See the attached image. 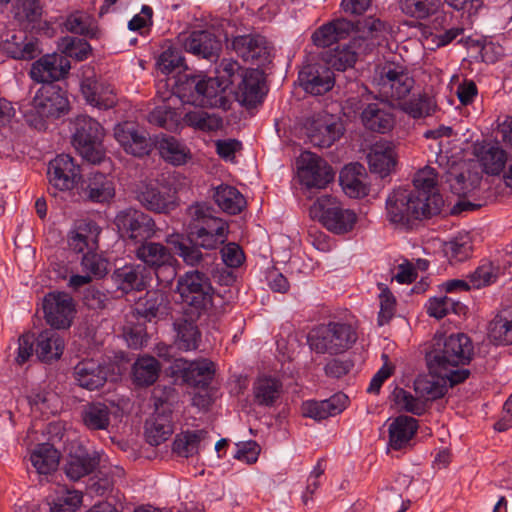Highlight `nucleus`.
Masks as SVG:
<instances>
[{
	"label": "nucleus",
	"mask_w": 512,
	"mask_h": 512,
	"mask_svg": "<svg viewBox=\"0 0 512 512\" xmlns=\"http://www.w3.org/2000/svg\"><path fill=\"white\" fill-rule=\"evenodd\" d=\"M362 170H364L363 166L356 163L346 166L340 173L339 179L342 188L350 197H364L369 192L367 185L359 179V176L362 174Z\"/></svg>",
	"instance_id": "3c124183"
},
{
	"label": "nucleus",
	"mask_w": 512,
	"mask_h": 512,
	"mask_svg": "<svg viewBox=\"0 0 512 512\" xmlns=\"http://www.w3.org/2000/svg\"><path fill=\"white\" fill-rule=\"evenodd\" d=\"M100 460L101 454L98 451H88L79 445L68 454L64 472L69 479L77 481L93 473L99 466Z\"/></svg>",
	"instance_id": "393cba45"
},
{
	"label": "nucleus",
	"mask_w": 512,
	"mask_h": 512,
	"mask_svg": "<svg viewBox=\"0 0 512 512\" xmlns=\"http://www.w3.org/2000/svg\"><path fill=\"white\" fill-rule=\"evenodd\" d=\"M114 136L128 154L143 157L151 151L152 143L148 133L140 130L133 122L117 124L114 128Z\"/></svg>",
	"instance_id": "6ab92c4d"
},
{
	"label": "nucleus",
	"mask_w": 512,
	"mask_h": 512,
	"mask_svg": "<svg viewBox=\"0 0 512 512\" xmlns=\"http://www.w3.org/2000/svg\"><path fill=\"white\" fill-rule=\"evenodd\" d=\"M240 64L232 59H223L217 70L218 78L220 82L228 89L237 80L241 79L242 72Z\"/></svg>",
	"instance_id": "774afa93"
},
{
	"label": "nucleus",
	"mask_w": 512,
	"mask_h": 512,
	"mask_svg": "<svg viewBox=\"0 0 512 512\" xmlns=\"http://www.w3.org/2000/svg\"><path fill=\"white\" fill-rule=\"evenodd\" d=\"M82 502V494L78 491H62L50 504L51 512H74Z\"/></svg>",
	"instance_id": "338daca9"
},
{
	"label": "nucleus",
	"mask_w": 512,
	"mask_h": 512,
	"mask_svg": "<svg viewBox=\"0 0 512 512\" xmlns=\"http://www.w3.org/2000/svg\"><path fill=\"white\" fill-rule=\"evenodd\" d=\"M141 245L135 250L136 257L145 265L156 271L157 278L160 279L159 271L167 270L171 277L175 276V269L172 266L174 260L170 250L161 243L140 242Z\"/></svg>",
	"instance_id": "4be33fe9"
},
{
	"label": "nucleus",
	"mask_w": 512,
	"mask_h": 512,
	"mask_svg": "<svg viewBox=\"0 0 512 512\" xmlns=\"http://www.w3.org/2000/svg\"><path fill=\"white\" fill-rule=\"evenodd\" d=\"M184 312L193 313V317H201L212 305L214 289L210 278L200 270H191L181 275L176 284Z\"/></svg>",
	"instance_id": "20e7f679"
},
{
	"label": "nucleus",
	"mask_w": 512,
	"mask_h": 512,
	"mask_svg": "<svg viewBox=\"0 0 512 512\" xmlns=\"http://www.w3.org/2000/svg\"><path fill=\"white\" fill-rule=\"evenodd\" d=\"M373 81L380 95L387 99H404L414 87V79L407 69L391 62L377 67Z\"/></svg>",
	"instance_id": "1a4fd4ad"
},
{
	"label": "nucleus",
	"mask_w": 512,
	"mask_h": 512,
	"mask_svg": "<svg viewBox=\"0 0 512 512\" xmlns=\"http://www.w3.org/2000/svg\"><path fill=\"white\" fill-rule=\"evenodd\" d=\"M200 317H193V313L184 312L175 319L173 329L175 332L174 346L184 352L195 351L201 343V332L196 324Z\"/></svg>",
	"instance_id": "bb28decb"
},
{
	"label": "nucleus",
	"mask_w": 512,
	"mask_h": 512,
	"mask_svg": "<svg viewBox=\"0 0 512 512\" xmlns=\"http://www.w3.org/2000/svg\"><path fill=\"white\" fill-rule=\"evenodd\" d=\"M2 48L9 57L16 60H32L42 52L39 40L23 32L13 34L5 40Z\"/></svg>",
	"instance_id": "72a5a7b5"
},
{
	"label": "nucleus",
	"mask_w": 512,
	"mask_h": 512,
	"mask_svg": "<svg viewBox=\"0 0 512 512\" xmlns=\"http://www.w3.org/2000/svg\"><path fill=\"white\" fill-rule=\"evenodd\" d=\"M179 42L186 52L210 61L218 58L222 47L217 36L208 30L193 31L187 36L179 37Z\"/></svg>",
	"instance_id": "aec40b11"
},
{
	"label": "nucleus",
	"mask_w": 512,
	"mask_h": 512,
	"mask_svg": "<svg viewBox=\"0 0 512 512\" xmlns=\"http://www.w3.org/2000/svg\"><path fill=\"white\" fill-rule=\"evenodd\" d=\"M184 120L189 126L203 131H214L222 126L221 118L200 110L186 113Z\"/></svg>",
	"instance_id": "e2e57ef3"
},
{
	"label": "nucleus",
	"mask_w": 512,
	"mask_h": 512,
	"mask_svg": "<svg viewBox=\"0 0 512 512\" xmlns=\"http://www.w3.org/2000/svg\"><path fill=\"white\" fill-rule=\"evenodd\" d=\"M347 402L348 397L338 393L326 400L306 401L302 404L301 411L304 417L321 421L340 414L346 408Z\"/></svg>",
	"instance_id": "473e14b6"
},
{
	"label": "nucleus",
	"mask_w": 512,
	"mask_h": 512,
	"mask_svg": "<svg viewBox=\"0 0 512 512\" xmlns=\"http://www.w3.org/2000/svg\"><path fill=\"white\" fill-rule=\"evenodd\" d=\"M13 13L15 19L26 28L37 31L49 29L48 23L42 21L43 6L39 0H16L13 4Z\"/></svg>",
	"instance_id": "e433bc0d"
},
{
	"label": "nucleus",
	"mask_w": 512,
	"mask_h": 512,
	"mask_svg": "<svg viewBox=\"0 0 512 512\" xmlns=\"http://www.w3.org/2000/svg\"><path fill=\"white\" fill-rule=\"evenodd\" d=\"M436 179L435 169L426 166L414 175L412 189H394L386 200L388 219L393 223L407 225L413 220L439 214L444 200L436 190Z\"/></svg>",
	"instance_id": "f03ea898"
},
{
	"label": "nucleus",
	"mask_w": 512,
	"mask_h": 512,
	"mask_svg": "<svg viewBox=\"0 0 512 512\" xmlns=\"http://www.w3.org/2000/svg\"><path fill=\"white\" fill-rule=\"evenodd\" d=\"M114 223L122 237L136 243L143 242L155 234L154 220L134 208H126L118 212Z\"/></svg>",
	"instance_id": "9b49d317"
},
{
	"label": "nucleus",
	"mask_w": 512,
	"mask_h": 512,
	"mask_svg": "<svg viewBox=\"0 0 512 512\" xmlns=\"http://www.w3.org/2000/svg\"><path fill=\"white\" fill-rule=\"evenodd\" d=\"M207 436L205 430L187 431L176 436L173 442V452L178 456L188 458L198 452L199 443Z\"/></svg>",
	"instance_id": "5fc2aeb1"
},
{
	"label": "nucleus",
	"mask_w": 512,
	"mask_h": 512,
	"mask_svg": "<svg viewBox=\"0 0 512 512\" xmlns=\"http://www.w3.org/2000/svg\"><path fill=\"white\" fill-rule=\"evenodd\" d=\"M31 103L38 113L48 118H58L67 106V99L55 86H43Z\"/></svg>",
	"instance_id": "2f4dec72"
},
{
	"label": "nucleus",
	"mask_w": 512,
	"mask_h": 512,
	"mask_svg": "<svg viewBox=\"0 0 512 512\" xmlns=\"http://www.w3.org/2000/svg\"><path fill=\"white\" fill-rule=\"evenodd\" d=\"M72 375L79 387L95 391L106 384L108 373L106 367L98 360L86 358L73 367Z\"/></svg>",
	"instance_id": "b1692460"
},
{
	"label": "nucleus",
	"mask_w": 512,
	"mask_h": 512,
	"mask_svg": "<svg viewBox=\"0 0 512 512\" xmlns=\"http://www.w3.org/2000/svg\"><path fill=\"white\" fill-rule=\"evenodd\" d=\"M44 318L54 329H68L76 314V304L73 297L60 291L46 294L43 298Z\"/></svg>",
	"instance_id": "f8f14e48"
},
{
	"label": "nucleus",
	"mask_w": 512,
	"mask_h": 512,
	"mask_svg": "<svg viewBox=\"0 0 512 512\" xmlns=\"http://www.w3.org/2000/svg\"><path fill=\"white\" fill-rule=\"evenodd\" d=\"M477 157L483 171L491 175L500 174L508 160L506 152L501 147L490 143L479 148Z\"/></svg>",
	"instance_id": "c03bdc74"
},
{
	"label": "nucleus",
	"mask_w": 512,
	"mask_h": 512,
	"mask_svg": "<svg viewBox=\"0 0 512 512\" xmlns=\"http://www.w3.org/2000/svg\"><path fill=\"white\" fill-rule=\"evenodd\" d=\"M179 115L176 110L167 104L157 106L149 114V121L159 127L171 129L177 125Z\"/></svg>",
	"instance_id": "69168bd1"
},
{
	"label": "nucleus",
	"mask_w": 512,
	"mask_h": 512,
	"mask_svg": "<svg viewBox=\"0 0 512 512\" xmlns=\"http://www.w3.org/2000/svg\"><path fill=\"white\" fill-rule=\"evenodd\" d=\"M310 215L336 234H345L354 227L357 216L353 210L344 209L335 198L325 195L310 207Z\"/></svg>",
	"instance_id": "6e6552de"
},
{
	"label": "nucleus",
	"mask_w": 512,
	"mask_h": 512,
	"mask_svg": "<svg viewBox=\"0 0 512 512\" xmlns=\"http://www.w3.org/2000/svg\"><path fill=\"white\" fill-rule=\"evenodd\" d=\"M443 251L450 261L462 262L472 252L471 238L468 234H459L443 245Z\"/></svg>",
	"instance_id": "4d7b16f0"
},
{
	"label": "nucleus",
	"mask_w": 512,
	"mask_h": 512,
	"mask_svg": "<svg viewBox=\"0 0 512 512\" xmlns=\"http://www.w3.org/2000/svg\"><path fill=\"white\" fill-rule=\"evenodd\" d=\"M298 81L307 93L323 95L333 88L334 74L326 66L307 65L299 72Z\"/></svg>",
	"instance_id": "cd10ccee"
},
{
	"label": "nucleus",
	"mask_w": 512,
	"mask_h": 512,
	"mask_svg": "<svg viewBox=\"0 0 512 512\" xmlns=\"http://www.w3.org/2000/svg\"><path fill=\"white\" fill-rule=\"evenodd\" d=\"M445 175L452 192L459 196H465L476 190L482 181V176L478 171L460 170L455 162L448 170H445Z\"/></svg>",
	"instance_id": "c9c22d12"
},
{
	"label": "nucleus",
	"mask_w": 512,
	"mask_h": 512,
	"mask_svg": "<svg viewBox=\"0 0 512 512\" xmlns=\"http://www.w3.org/2000/svg\"><path fill=\"white\" fill-rule=\"evenodd\" d=\"M30 460L39 474H49L55 471L59 464V453L50 444H41L35 449Z\"/></svg>",
	"instance_id": "603ef678"
},
{
	"label": "nucleus",
	"mask_w": 512,
	"mask_h": 512,
	"mask_svg": "<svg viewBox=\"0 0 512 512\" xmlns=\"http://www.w3.org/2000/svg\"><path fill=\"white\" fill-rule=\"evenodd\" d=\"M175 194L172 189L159 184L141 183L136 190V199L149 211L167 214L178 206Z\"/></svg>",
	"instance_id": "2eb2a0df"
},
{
	"label": "nucleus",
	"mask_w": 512,
	"mask_h": 512,
	"mask_svg": "<svg viewBox=\"0 0 512 512\" xmlns=\"http://www.w3.org/2000/svg\"><path fill=\"white\" fill-rule=\"evenodd\" d=\"M70 68L67 57L56 53L46 54L32 63L29 76L37 83L51 84L64 79Z\"/></svg>",
	"instance_id": "dca6fc26"
},
{
	"label": "nucleus",
	"mask_w": 512,
	"mask_h": 512,
	"mask_svg": "<svg viewBox=\"0 0 512 512\" xmlns=\"http://www.w3.org/2000/svg\"><path fill=\"white\" fill-rule=\"evenodd\" d=\"M99 233L100 229L94 222L79 225L76 231L70 233L68 245L76 253H83L86 249L87 252L94 251Z\"/></svg>",
	"instance_id": "37998d69"
},
{
	"label": "nucleus",
	"mask_w": 512,
	"mask_h": 512,
	"mask_svg": "<svg viewBox=\"0 0 512 512\" xmlns=\"http://www.w3.org/2000/svg\"><path fill=\"white\" fill-rule=\"evenodd\" d=\"M440 0H399L401 11L416 19H426L438 10Z\"/></svg>",
	"instance_id": "6e6d98bb"
},
{
	"label": "nucleus",
	"mask_w": 512,
	"mask_h": 512,
	"mask_svg": "<svg viewBox=\"0 0 512 512\" xmlns=\"http://www.w3.org/2000/svg\"><path fill=\"white\" fill-rule=\"evenodd\" d=\"M161 366L152 356L139 357L132 367L133 380L138 386L152 385L159 377Z\"/></svg>",
	"instance_id": "8fccbe9b"
},
{
	"label": "nucleus",
	"mask_w": 512,
	"mask_h": 512,
	"mask_svg": "<svg viewBox=\"0 0 512 512\" xmlns=\"http://www.w3.org/2000/svg\"><path fill=\"white\" fill-rule=\"evenodd\" d=\"M263 83V72L258 69H245L237 90L234 91L236 100L247 108L255 107L263 99Z\"/></svg>",
	"instance_id": "a878e982"
},
{
	"label": "nucleus",
	"mask_w": 512,
	"mask_h": 512,
	"mask_svg": "<svg viewBox=\"0 0 512 512\" xmlns=\"http://www.w3.org/2000/svg\"><path fill=\"white\" fill-rule=\"evenodd\" d=\"M392 397L395 404L406 412L415 415H422L426 411V404L424 400H422L418 395L414 397L411 393L402 388H395L392 392Z\"/></svg>",
	"instance_id": "bf43d9fd"
},
{
	"label": "nucleus",
	"mask_w": 512,
	"mask_h": 512,
	"mask_svg": "<svg viewBox=\"0 0 512 512\" xmlns=\"http://www.w3.org/2000/svg\"><path fill=\"white\" fill-rule=\"evenodd\" d=\"M216 204L231 215L240 213L246 205L243 195L229 185H220L215 189L213 195Z\"/></svg>",
	"instance_id": "09e8293b"
},
{
	"label": "nucleus",
	"mask_w": 512,
	"mask_h": 512,
	"mask_svg": "<svg viewBox=\"0 0 512 512\" xmlns=\"http://www.w3.org/2000/svg\"><path fill=\"white\" fill-rule=\"evenodd\" d=\"M60 47L65 57L75 58L78 61L87 59L91 53L90 44L86 40L77 37H63Z\"/></svg>",
	"instance_id": "680f3d73"
},
{
	"label": "nucleus",
	"mask_w": 512,
	"mask_h": 512,
	"mask_svg": "<svg viewBox=\"0 0 512 512\" xmlns=\"http://www.w3.org/2000/svg\"><path fill=\"white\" fill-rule=\"evenodd\" d=\"M72 125V141L76 150L88 162L100 163L105 155L102 145L104 129L101 124L90 116L79 115Z\"/></svg>",
	"instance_id": "423d86ee"
},
{
	"label": "nucleus",
	"mask_w": 512,
	"mask_h": 512,
	"mask_svg": "<svg viewBox=\"0 0 512 512\" xmlns=\"http://www.w3.org/2000/svg\"><path fill=\"white\" fill-rule=\"evenodd\" d=\"M111 409L103 402L92 401L83 404L79 411L82 425L88 431L108 430L111 423Z\"/></svg>",
	"instance_id": "f704fd0d"
},
{
	"label": "nucleus",
	"mask_w": 512,
	"mask_h": 512,
	"mask_svg": "<svg viewBox=\"0 0 512 512\" xmlns=\"http://www.w3.org/2000/svg\"><path fill=\"white\" fill-rule=\"evenodd\" d=\"M282 382L271 376H259L253 383V403L261 407H272L280 398Z\"/></svg>",
	"instance_id": "ea45409f"
},
{
	"label": "nucleus",
	"mask_w": 512,
	"mask_h": 512,
	"mask_svg": "<svg viewBox=\"0 0 512 512\" xmlns=\"http://www.w3.org/2000/svg\"><path fill=\"white\" fill-rule=\"evenodd\" d=\"M384 29V24L374 17H366L352 22L347 19H336L318 28L312 35L316 46L328 47L345 39L352 31L358 34H372Z\"/></svg>",
	"instance_id": "0eeeda50"
},
{
	"label": "nucleus",
	"mask_w": 512,
	"mask_h": 512,
	"mask_svg": "<svg viewBox=\"0 0 512 512\" xmlns=\"http://www.w3.org/2000/svg\"><path fill=\"white\" fill-rule=\"evenodd\" d=\"M231 47L246 62L264 64L270 56L268 42L259 34L236 36L232 40Z\"/></svg>",
	"instance_id": "5701e85b"
},
{
	"label": "nucleus",
	"mask_w": 512,
	"mask_h": 512,
	"mask_svg": "<svg viewBox=\"0 0 512 512\" xmlns=\"http://www.w3.org/2000/svg\"><path fill=\"white\" fill-rule=\"evenodd\" d=\"M173 367L181 373L187 384L194 387H208L215 374L214 363L206 358L194 361L177 358L174 360Z\"/></svg>",
	"instance_id": "412c9836"
},
{
	"label": "nucleus",
	"mask_w": 512,
	"mask_h": 512,
	"mask_svg": "<svg viewBox=\"0 0 512 512\" xmlns=\"http://www.w3.org/2000/svg\"><path fill=\"white\" fill-rule=\"evenodd\" d=\"M155 146L159 150L161 157L173 165H182L187 160L188 152L186 147L173 136L166 134L157 136Z\"/></svg>",
	"instance_id": "a18cd8bd"
},
{
	"label": "nucleus",
	"mask_w": 512,
	"mask_h": 512,
	"mask_svg": "<svg viewBox=\"0 0 512 512\" xmlns=\"http://www.w3.org/2000/svg\"><path fill=\"white\" fill-rule=\"evenodd\" d=\"M157 66L164 74H169L176 69H187L182 50L175 46H169L158 57Z\"/></svg>",
	"instance_id": "052dcab7"
},
{
	"label": "nucleus",
	"mask_w": 512,
	"mask_h": 512,
	"mask_svg": "<svg viewBox=\"0 0 512 512\" xmlns=\"http://www.w3.org/2000/svg\"><path fill=\"white\" fill-rule=\"evenodd\" d=\"M64 26L66 30L71 33L88 36L90 38H95L98 34V29L93 20L88 15L82 13L69 15L64 22Z\"/></svg>",
	"instance_id": "13d9d810"
},
{
	"label": "nucleus",
	"mask_w": 512,
	"mask_h": 512,
	"mask_svg": "<svg viewBox=\"0 0 512 512\" xmlns=\"http://www.w3.org/2000/svg\"><path fill=\"white\" fill-rule=\"evenodd\" d=\"M168 303V297L165 292L161 290L147 291L145 297L137 304V312L146 320L151 321L165 314Z\"/></svg>",
	"instance_id": "de8ad7c7"
},
{
	"label": "nucleus",
	"mask_w": 512,
	"mask_h": 512,
	"mask_svg": "<svg viewBox=\"0 0 512 512\" xmlns=\"http://www.w3.org/2000/svg\"><path fill=\"white\" fill-rule=\"evenodd\" d=\"M299 163V179L309 189H323L334 179V172L331 166L314 153L303 152Z\"/></svg>",
	"instance_id": "4468645a"
},
{
	"label": "nucleus",
	"mask_w": 512,
	"mask_h": 512,
	"mask_svg": "<svg viewBox=\"0 0 512 512\" xmlns=\"http://www.w3.org/2000/svg\"><path fill=\"white\" fill-rule=\"evenodd\" d=\"M400 109L413 118H422L432 113L434 105L429 97L420 95L400 103Z\"/></svg>",
	"instance_id": "0e129e2a"
},
{
	"label": "nucleus",
	"mask_w": 512,
	"mask_h": 512,
	"mask_svg": "<svg viewBox=\"0 0 512 512\" xmlns=\"http://www.w3.org/2000/svg\"><path fill=\"white\" fill-rule=\"evenodd\" d=\"M35 354L46 363L58 360L63 354L64 341L53 329H45L35 337Z\"/></svg>",
	"instance_id": "4c0bfd02"
},
{
	"label": "nucleus",
	"mask_w": 512,
	"mask_h": 512,
	"mask_svg": "<svg viewBox=\"0 0 512 512\" xmlns=\"http://www.w3.org/2000/svg\"><path fill=\"white\" fill-rule=\"evenodd\" d=\"M360 120L365 129L386 134L395 125V116L387 100H378L366 104L361 111Z\"/></svg>",
	"instance_id": "a211bd4d"
},
{
	"label": "nucleus",
	"mask_w": 512,
	"mask_h": 512,
	"mask_svg": "<svg viewBox=\"0 0 512 512\" xmlns=\"http://www.w3.org/2000/svg\"><path fill=\"white\" fill-rule=\"evenodd\" d=\"M394 148L388 142H377L371 146L366 155L369 170L381 178L388 176L397 163Z\"/></svg>",
	"instance_id": "7c9ffc66"
},
{
	"label": "nucleus",
	"mask_w": 512,
	"mask_h": 512,
	"mask_svg": "<svg viewBox=\"0 0 512 512\" xmlns=\"http://www.w3.org/2000/svg\"><path fill=\"white\" fill-rule=\"evenodd\" d=\"M173 433L170 414L156 413L145 424V436L150 445L158 446L165 442Z\"/></svg>",
	"instance_id": "79ce46f5"
},
{
	"label": "nucleus",
	"mask_w": 512,
	"mask_h": 512,
	"mask_svg": "<svg viewBox=\"0 0 512 512\" xmlns=\"http://www.w3.org/2000/svg\"><path fill=\"white\" fill-rule=\"evenodd\" d=\"M373 35L374 33L359 34L358 38H354L349 44L342 47L337 46L330 55V65L338 71H345L353 67L358 55L366 53L373 46V43L368 42V39L373 38Z\"/></svg>",
	"instance_id": "c85d7f7f"
},
{
	"label": "nucleus",
	"mask_w": 512,
	"mask_h": 512,
	"mask_svg": "<svg viewBox=\"0 0 512 512\" xmlns=\"http://www.w3.org/2000/svg\"><path fill=\"white\" fill-rule=\"evenodd\" d=\"M80 196L93 203H105L115 195V186L111 177L101 172L91 173L80 185Z\"/></svg>",
	"instance_id": "c756f323"
},
{
	"label": "nucleus",
	"mask_w": 512,
	"mask_h": 512,
	"mask_svg": "<svg viewBox=\"0 0 512 512\" xmlns=\"http://www.w3.org/2000/svg\"><path fill=\"white\" fill-rule=\"evenodd\" d=\"M418 429L417 420L400 415L389 425V446L394 450L405 449Z\"/></svg>",
	"instance_id": "58836bf2"
},
{
	"label": "nucleus",
	"mask_w": 512,
	"mask_h": 512,
	"mask_svg": "<svg viewBox=\"0 0 512 512\" xmlns=\"http://www.w3.org/2000/svg\"><path fill=\"white\" fill-rule=\"evenodd\" d=\"M489 337L496 344L512 345V308L501 310L489 325Z\"/></svg>",
	"instance_id": "49530a36"
},
{
	"label": "nucleus",
	"mask_w": 512,
	"mask_h": 512,
	"mask_svg": "<svg viewBox=\"0 0 512 512\" xmlns=\"http://www.w3.org/2000/svg\"><path fill=\"white\" fill-rule=\"evenodd\" d=\"M80 91L86 103L98 109L108 110L117 104V97L111 84L94 74L83 77Z\"/></svg>",
	"instance_id": "f3484780"
},
{
	"label": "nucleus",
	"mask_w": 512,
	"mask_h": 512,
	"mask_svg": "<svg viewBox=\"0 0 512 512\" xmlns=\"http://www.w3.org/2000/svg\"><path fill=\"white\" fill-rule=\"evenodd\" d=\"M305 129L309 142L319 148L331 147L344 133L343 123L326 112L308 118Z\"/></svg>",
	"instance_id": "9d476101"
},
{
	"label": "nucleus",
	"mask_w": 512,
	"mask_h": 512,
	"mask_svg": "<svg viewBox=\"0 0 512 512\" xmlns=\"http://www.w3.org/2000/svg\"><path fill=\"white\" fill-rule=\"evenodd\" d=\"M176 254L182 258L183 262L190 266H197L203 260L204 255L199 250V245L189 239H185L182 235H171L168 239Z\"/></svg>",
	"instance_id": "864d4df0"
},
{
	"label": "nucleus",
	"mask_w": 512,
	"mask_h": 512,
	"mask_svg": "<svg viewBox=\"0 0 512 512\" xmlns=\"http://www.w3.org/2000/svg\"><path fill=\"white\" fill-rule=\"evenodd\" d=\"M145 267L142 265H126L116 269L112 278L118 288L124 292L141 291L146 287Z\"/></svg>",
	"instance_id": "a19ab883"
},
{
	"label": "nucleus",
	"mask_w": 512,
	"mask_h": 512,
	"mask_svg": "<svg viewBox=\"0 0 512 512\" xmlns=\"http://www.w3.org/2000/svg\"><path fill=\"white\" fill-rule=\"evenodd\" d=\"M357 333L351 325L342 322H329L313 328L307 341L312 351L318 354L337 355L352 347Z\"/></svg>",
	"instance_id": "39448f33"
},
{
	"label": "nucleus",
	"mask_w": 512,
	"mask_h": 512,
	"mask_svg": "<svg viewBox=\"0 0 512 512\" xmlns=\"http://www.w3.org/2000/svg\"><path fill=\"white\" fill-rule=\"evenodd\" d=\"M47 176L49 193L56 197L58 192L70 191L80 179V168L67 154H60L49 162Z\"/></svg>",
	"instance_id": "ddd939ff"
},
{
	"label": "nucleus",
	"mask_w": 512,
	"mask_h": 512,
	"mask_svg": "<svg viewBox=\"0 0 512 512\" xmlns=\"http://www.w3.org/2000/svg\"><path fill=\"white\" fill-rule=\"evenodd\" d=\"M472 355V341L463 333L435 338L433 348L426 354V360L430 372L439 378L418 377L414 381L416 395L424 400L425 404L442 398L447 392L445 379L453 387L469 377L468 369L458 367L468 364Z\"/></svg>",
	"instance_id": "f257e3e1"
},
{
	"label": "nucleus",
	"mask_w": 512,
	"mask_h": 512,
	"mask_svg": "<svg viewBox=\"0 0 512 512\" xmlns=\"http://www.w3.org/2000/svg\"><path fill=\"white\" fill-rule=\"evenodd\" d=\"M226 91L227 88L218 78H206L201 75L186 76L177 87L178 96L183 103L224 110L230 106Z\"/></svg>",
	"instance_id": "7ed1b4c3"
}]
</instances>
